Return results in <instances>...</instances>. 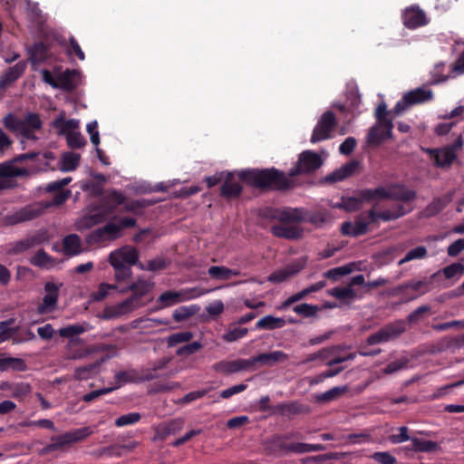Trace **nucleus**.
Listing matches in <instances>:
<instances>
[{"label": "nucleus", "mask_w": 464, "mask_h": 464, "mask_svg": "<svg viewBox=\"0 0 464 464\" xmlns=\"http://www.w3.org/2000/svg\"><path fill=\"white\" fill-rule=\"evenodd\" d=\"M117 205H90L83 216L76 221L78 230L88 229L97 224L109 220L102 227H99L87 235L85 241L88 245L112 241L121 237L124 228L136 225V218L131 217L116 218L114 216Z\"/></svg>", "instance_id": "1"}, {"label": "nucleus", "mask_w": 464, "mask_h": 464, "mask_svg": "<svg viewBox=\"0 0 464 464\" xmlns=\"http://www.w3.org/2000/svg\"><path fill=\"white\" fill-rule=\"evenodd\" d=\"M237 177L246 187L251 188L256 195L286 194L298 186L297 179L290 176V170L285 172L275 167L240 169L237 171Z\"/></svg>", "instance_id": "2"}, {"label": "nucleus", "mask_w": 464, "mask_h": 464, "mask_svg": "<svg viewBox=\"0 0 464 464\" xmlns=\"http://www.w3.org/2000/svg\"><path fill=\"white\" fill-rule=\"evenodd\" d=\"M411 208L410 205H396L393 209L377 211L375 208L356 215L353 220L342 223L340 231L343 236L358 237L366 235L369 231L379 226L380 221H390L397 219Z\"/></svg>", "instance_id": "3"}, {"label": "nucleus", "mask_w": 464, "mask_h": 464, "mask_svg": "<svg viewBox=\"0 0 464 464\" xmlns=\"http://www.w3.org/2000/svg\"><path fill=\"white\" fill-rule=\"evenodd\" d=\"M415 196L416 192L404 185L391 184L386 187L359 189L349 203H369L383 199L411 201L415 198Z\"/></svg>", "instance_id": "4"}, {"label": "nucleus", "mask_w": 464, "mask_h": 464, "mask_svg": "<svg viewBox=\"0 0 464 464\" xmlns=\"http://www.w3.org/2000/svg\"><path fill=\"white\" fill-rule=\"evenodd\" d=\"M259 215L269 220H278L281 223H302L310 222L320 226L326 222L327 217L324 213H310L303 208H274L265 207L259 210Z\"/></svg>", "instance_id": "5"}, {"label": "nucleus", "mask_w": 464, "mask_h": 464, "mask_svg": "<svg viewBox=\"0 0 464 464\" xmlns=\"http://www.w3.org/2000/svg\"><path fill=\"white\" fill-rule=\"evenodd\" d=\"M108 262L114 269L115 280L122 282L131 276V266L138 265L139 252L135 247L124 246L111 251L108 256Z\"/></svg>", "instance_id": "6"}, {"label": "nucleus", "mask_w": 464, "mask_h": 464, "mask_svg": "<svg viewBox=\"0 0 464 464\" xmlns=\"http://www.w3.org/2000/svg\"><path fill=\"white\" fill-rule=\"evenodd\" d=\"M4 126L11 132L22 136L24 140H37L34 134L43 127V121L38 113L29 112L24 119H20L13 113H8L3 118Z\"/></svg>", "instance_id": "7"}, {"label": "nucleus", "mask_w": 464, "mask_h": 464, "mask_svg": "<svg viewBox=\"0 0 464 464\" xmlns=\"http://www.w3.org/2000/svg\"><path fill=\"white\" fill-rule=\"evenodd\" d=\"M433 99V92L430 89L416 88L404 93L400 101L393 107L392 112L395 116L401 115L410 107L430 102Z\"/></svg>", "instance_id": "8"}, {"label": "nucleus", "mask_w": 464, "mask_h": 464, "mask_svg": "<svg viewBox=\"0 0 464 464\" xmlns=\"http://www.w3.org/2000/svg\"><path fill=\"white\" fill-rule=\"evenodd\" d=\"M323 165V159L314 150H304L299 154L295 165L290 169V176L296 179V177L302 174H310L315 172Z\"/></svg>", "instance_id": "9"}, {"label": "nucleus", "mask_w": 464, "mask_h": 464, "mask_svg": "<svg viewBox=\"0 0 464 464\" xmlns=\"http://www.w3.org/2000/svg\"><path fill=\"white\" fill-rule=\"evenodd\" d=\"M337 125V121L334 113L332 111H326L322 114L319 121H317L310 141L312 143H317L322 140L331 139V132Z\"/></svg>", "instance_id": "10"}, {"label": "nucleus", "mask_w": 464, "mask_h": 464, "mask_svg": "<svg viewBox=\"0 0 464 464\" xmlns=\"http://www.w3.org/2000/svg\"><path fill=\"white\" fill-rule=\"evenodd\" d=\"M28 174V169L16 167L11 161L0 163V191L17 187L16 178Z\"/></svg>", "instance_id": "11"}, {"label": "nucleus", "mask_w": 464, "mask_h": 464, "mask_svg": "<svg viewBox=\"0 0 464 464\" xmlns=\"http://www.w3.org/2000/svg\"><path fill=\"white\" fill-rule=\"evenodd\" d=\"M92 433L89 427L76 429L72 431L65 432L60 436H55L51 439L52 442L44 448L47 452L54 451L62 449L63 446L72 442H77Z\"/></svg>", "instance_id": "12"}, {"label": "nucleus", "mask_w": 464, "mask_h": 464, "mask_svg": "<svg viewBox=\"0 0 464 464\" xmlns=\"http://www.w3.org/2000/svg\"><path fill=\"white\" fill-rule=\"evenodd\" d=\"M154 285V282L139 276L136 281L128 285V289L132 292V295L125 300L134 310L142 307L144 304L141 302V298L152 290Z\"/></svg>", "instance_id": "13"}, {"label": "nucleus", "mask_w": 464, "mask_h": 464, "mask_svg": "<svg viewBox=\"0 0 464 464\" xmlns=\"http://www.w3.org/2000/svg\"><path fill=\"white\" fill-rule=\"evenodd\" d=\"M294 438L293 434H274L266 438L263 442V448L267 455L283 457L288 454L289 443L287 440Z\"/></svg>", "instance_id": "14"}, {"label": "nucleus", "mask_w": 464, "mask_h": 464, "mask_svg": "<svg viewBox=\"0 0 464 464\" xmlns=\"http://www.w3.org/2000/svg\"><path fill=\"white\" fill-rule=\"evenodd\" d=\"M402 24L411 30L427 25L430 23L426 13L417 5L406 7L401 14Z\"/></svg>", "instance_id": "15"}, {"label": "nucleus", "mask_w": 464, "mask_h": 464, "mask_svg": "<svg viewBox=\"0 0 464 464\" xmlns=\"http://www.w3.org/2000/svg\"><path fill=\"white\" fill-rule=\"evenodd\" d=\"M179 183V179L162 181L150 188L149 191L167 192L175 198H187L188 196L194 195L199 191V188L196 186L181 187L179 189H173V188Z\"/></svg>", "instance_id": "16"}, {"label": "nucleus", "mask_w": 464, "mask_h": 464, "mask_svg": "<svg viewBox=\"0 0 464 464\" xmlns=\"http://www.w3.org/2000/svg\"><path fill=\"white\" fill-rule=\"evenodd\" d=\"M237 171H227L225 174V180L220 187V195L227 200L237 199L243 192L245 184L239 180Z\"/></svg>", "instance_id": "17"}, {"label": "nucleus", "mask_w": 464, "mask_h": 464, "mask_svg": "<svg viewBox=\"0 0 464 464\" xmlns=\"http://www.w3.org/2000/svg\"><path fill=\"white\" fill-rule=\"evenodd\" d=\"M71 181L72 178L67 177L46 185L44 190L53 193V199L50 203H64L69 199L72 193L69 189H65L64 187Z\"/></svg>", "instance_id": "18"}, {"label": "nucleus", "mask_w": 464, "mask_h": 464, "mask_svg": "<svg viewBox=\"0 0 464 464\" xmlns=\"http://www.w3.org/2000/svg\"><path fill=\"white\" fill-rule=\"evenodd\" d=\"M44 213L43 208L33 209L26 206L14 214L6 215L4 219L5 226H14L22 222L33 220Z\"/></svg>", "instance_id": "19"}, {"label": "nucleus", "mask_w": 464, "mask_h": 464, "mask_svg": "<svg viewBox=\"0 0 464 464\" xmlns=\"http://www.w3.org/2000/svg\"><path fill=\"white\" fill-rule=\"evenodd\" d=\"M44 290L46 295L43 298V303L38 306L40 314L53 312L57 306L59 286L53 282H47Z\"/></svg>", "instance_id": "20"}, {"label": "nucleus", "mask_w": 464, "mask_h": 464, "mask_svg": "<svg viewBox=\"0 0 464 464\" xmlns=\"http://www.w3.org/2000/svg\"><path fill=\"white\" fill-rule=\"evenodd\" d=\"M295 223H283V225H274L271 227V233L279 238L289 240H298L303 237L302 227L294 225Z\"/></svg>", "instance_id": "21"}, {"label": "nucleus", "mask_w": 464, "mask_h": 464, "mask_svg": "<svg viewBox=\"0 0 464 464\" xmlns=\"http://www.w3.org/2000/svg\"><path fill=\"white\" fill-rule=\"evenodd\" d=\"M216 372L231 374L241 371H248L251 369L249 359H237L234 361H221L213 365Z\"/></svg>", "instance_id": "22"}, {"label": "nucleus", "mask_w": 464, "mask_h": 464, "mask_svg": "<svg viewBox=\"0 0 464 464\" xmlns=\"http://www.w3.org/2000/svg\"><path fill=\"white\" fill-rule=\"evenodd\" d=\"M26 63L18 62L14 66L8 67L0 77V90H5L15 82L24 72Z\"/></svg>", "instance_id": "23"}, {"label": "nucleus", "mask_w": 464, "mask_h": 464, "mask_svg": "<svg viewBox=\"0 0 464 464\" xmlns=\"http://www.w3.org/2000/svg\"><path fill=\"white\" fill-rule=\"evenodd\" d=\"M359 168V161L353 160L343 164L339 169L334 170L324 178L326 183H335L344 180L353 176Z\"/></svg>", "instance_id": "24"}, {"label": "nucleus", "mask_w": 464, "mask_h": 464, "mask_svg": "<svg viewBox=\"0 0 464 464\" xmlns=\"http://www.w3.org/2000/svg\"><path fill=\"white\" fill-rule=\"evenodd\" d=\"M426 152L433 159L434 165L439 168L450 167L457 159V155L451 152L446 146L440 149H427Z\"/></svg>", "instance_id": "25"}, {"label": "nucleus", "mask_w": 464, "mask_h": 464, "mask_svg": "<svg viewBox=\"0 0 464 464\" xmlns=\"http://www.w3.org/2000/svg\"><path fill=\"white\" fill-rule=\"evenodd\" d=\"M272 411L274 413L290 417L293 415L306 414L310 411V408L307 405L294 401L278 403L273 406Z\"/></svg>", "instance_id": "26"}, {"label": "nucleus", "mask_w": 464, "mask_h": 464, "mask_svg": "<svg viewBox=\"0 0 464 464\" xmlns=\"http://www.w3.org/2000/svg\"><path fill=\"white\" fill-rule=\"evenodd\" d=\"M289 356L283 351H274L271 353H263L249 359L251 362V369L256 363H260L264 366H273L279 362L288 360Z\"/></svg>", "instance_id": "27"}, {"label": "nucleus", "mask_w": 464, "mask_h": 464, "mask_svg": "<svg viewBox=\"0 0 464 464\" xmlns=\"http://www.w3.org/2000/svg\"><path fill=\"white\" fill-rule=\"evenodd\" d=\"M111 357V355L106 354L92 363L76 368L73 375L74 379L78 381L87 380L92 375L98 373L101 366Z\"/></svg>", "instance_id": "28"}, {"label": "nucleus", "mask_w": 464, "mask_h": 464, "mask_svg": "<svg viewBox=\"0 0 464 464\" xmlns=\"http://www.w3.org/2000/svg\"><path fill=\"white\" fill-rule=\"evenodd\" d=\"M52 127L57 130L58 135H65L74 132L79 127V121L74 119L66 120L64 113H61L52 122Z\"/></svg>", "instance_id": "29"}, {"label": "nucleus", "mask_w": 464, "mask_h": 464, "mask_svg": "<svg viewBox=\"0 0 464 464\" xmlns=\"http://www.w3.org/2000/svg\"><path fill=\"white\" fill-rule=\"evenodd\" d=\"M132 311H134V309L130 306V304L126 300H123L122 302L113 306L105 307L102 311L101 318L104 320L116 319L121 315L130 314Z\"/></svg>", "instance_id": "30"}, {"label": "nucleus", "mask_w": 464, "mask_h": 464, "mask_svg": "<svg viewBox=\"0 0 464 464\" xmlns=\"http://www.w3.org/2000/svg\"><path fill=\"white\" fill-rule=\"evenodd\" d=\"M188 298L190 296L185 295L182 292L166 291L159 296L157 303H160V304L155 307V310L171 306Z\"/></svg>", "instance_id": "31"}, {"label": "nucleus", "mask_w": 464, "mask_h": 464, "mask_svg": "<svg viewBox=\"0 0 464 464\" xmlns=\"http://www.w3.org/2000/svg\"><path fill=\"white\" fill-rule=\"evenodd\" d=\"M440 273L443 274L446 279L453 280V283H455L464 275V265L461 262H455L434 273L431 278H435Z\"/></svg>", "instance_id": "32"}, {"label": "nucleus", "mask_w": 464, "mask_h": 464, "mask_svg": "<svg viewBox=\"0 0 464 464\" xmlns=\"http://www.w3.org/2000/svg\"><path fill=\"white\" fill-rule=\"evenodd\" d=\"M63 252L66 256H73L82 252L81 239L77 234H70L63 239Z\"/></svg>", "instance_id": "33"}, {"label": "nucleus", "mask_w": 464, "mask_h": 464, "mask_svg": "<svg viewBox=\"0 0 464 464\" xmlns=\"http://www.w3.org/2000/svg\"><path fill=\"white\" fill-rule=\"evenodd\" d=\"M390 138L392 136L387 135V129H384L383 125L376 123L368 131L367 143L370 146H379L383 140Z\"/></svg>", "instance_id": "34"}, {"label": "nucleus", "mask_w": 464, "mask_h": 464, "mask_svg": "<svg viewBox=\"0 0 464 464\" xmlns=\"http://www.w3.org/2000/svg\"><path fill=\"white\" fill-rule=\"evenodd\" d=\"M388 114L387 105L385 102H381L375 110L374 116L377 123L383 125V128L387 129V135L392 136L393 122L392 119L388 118Z\"/></svg>", "instance_id": "35"}, {"label": "nucleus", "mask_w": 464, "mask_h": 464, "mask_svg": "<svg viewBox=\"0 0 464 464\" xmlns=\"http://www.w3.org/2000/svg\"><path fill=\"white\" fill-rule=\"evenodd\" d=\"M286 321L283 317H275L271 314L266 315L259 319L256 324V329L275 330L282 328L285 325Z\"/></svg>", "instance_id": "36"}, {"label": "nucleus", "mask_w": 464, "mask_h": 464, "mask_svg": "<svg viewBox=\"0 0 464 464\" xmlns=\"http://www.w3.org/2000/svg\"><path fill=\"white\" fill-rule=\"evenodd\" d=\"M208 276L216 280H228L231 276H237L240 272L223 266H212L208 270Z\"/></svg>", "instance_id": "37"}, {"label": "nucleus", "mask_w": 464, "mask_h": 464, "mask_svg": "<svg viewBox=\"0 0 464 464\" xmlns=\"http://www.w3.org/2000/svg\"><path fill=\"white\" fill-rule=\"evenodd\" d=\"M348 392V387L346 385L343 386H336L334 387L325 392L317 394L315 396L316 402L319 403H324V402H330L332 401H334L338 398H340L342 395H343L345 392Z\"/></svg>", "instance_id": "38"}, {"label": "nucleus", "mask_w": 464, "mask_h": 464, "mask_svg": "<svg viewBox=\"0 0 464 464\" xmlns=\"http://www.w3.org/2000/svg\"><path fill=\"white\" fill-rule=\"evenodd\" d=\"M75 75L76 72L74 70H66L60 73L57 76V89H62L67 92L72 91L76 87V83L74 82Z\"/></svg>", "instance_id": "39"}, {"label": "nucleus", "mask_w": 464, "mask_h": 464, "mask_svg": "<svg viewBox=\"0 0 464 464\" xmlns=\"http://www.w3.org/2000/svg\"><path fill=\"white\" fill-rule=\"evenodd\" d=\"M405 330V324L402 320L388 324L382 328L387 342L398 338Z\"/></svg>", "instance_id": "40"}, {"label": "nucleus", "mask_w": 464, "mask_h": 464, "mask_svg": "<svg viewBox=\"0 0 464 464\" xmlns=\"http://www.w3.org/2000/svg\"><path fill=\"white\" fill-rule=\"evenodd\" d=\"M88 330V324L83 323L76 324H70L65 327L60 328L58 331V334L60 336L63 338H69L71 339V342H73V337L79 334H82L85 333Z\"/></svg>", "instance_id": "41"}, {"label": "nucleus", "mask_w": 464, "mask_h": 464, "mask_svg": "<svg viewBox=\"0 0 464 464\" xmlns=\"http://www.w3.org/2000/svg\"><path fill=\"white\" fill-rule=\"evenodd\" d=\"M30 263L37 267L51 268L55 265V260L44 249H40L31 257Z\"/></svg>", "instance_id": "42"}, {"label": "nucleus", "mask_w": 464, "mask_h": 464, "mask_svg": "<svg viewBox=\"0 0 464 464\" xmlns=\"http://www.w3.org/2000/svg\"><path fill=\"white\" fill-rule=\"evenodd\" d=\"M411 450L416 452L430 453L435 452L440 449L437 442L431 440H423L418 438L411 439Z\"/></svg>", "instance_id": "43"}, {"label": "nucleus", "mask_w": 464, "mask_h": 464, "mask_svg": "<svg viewBox=\"0 0 464 464\" xmlns=\"http://www.w3.org/2000/svg\"><path fill=\"white\" fill-rule=\"evenodd\" d=\"M8 369H13L18 372H24L27 369V365L25 362L21 358H0V371L4 372Z\"/></svg>", "instance_id": "44"}, {"label": "nucleus", "mask_w": 464, "mask_h": 464, "mask_svg": "<svg viewBox=\"0 0 464 464\" xmlns=\"http://www.w3.org/2000/svg\"><path fill=\"white\" fill-rule=\"evenodd\" d=\"M463 345L461 335L452 338H443L436 343L437 351L440 353L448 350L455 351L456 349L463 347Z\"/></svg>", "instance_id": "45"}, {"label": "nucleus", "mask_w": 464, "mask_h": 464, "mask_svg": "<svg viewBox=\"0 0 464 464\" xmlns=\"http://www.w3.org/2000/svg\"><path fill=\"white\" fill-rule=\"evenodd\" d=\"M81 155L74 152H65L61 159L63 171H73L80 164Z\"/></svg>", "instance_id": "46"}, {"label": "nucleus", "mask_w": 464, "mask_h": 464, "mask_svg": "<svg viewBox=\"0 0 464 464\" xmlns=\"http://www.w3.org/2000/svg\"><path fill=\"white\" fill-rule=\"evenodd\" d=\"M48 47L43 42L35 43L30 49V59L33 63H40L46 60L48 55Z\"/></svg>", "instance_id": "47"}, {"label": "nucleus", "mask_w": 464, "mask_h": 464, "mask_svg": "<svg viewBox=\"0 0 464 464\" xmlns=\"http://www.w3.org/2000/svg\"><path fill=\"white\" fill-rule=\"evenodd\" d=\"M354 266V263H350L342 266L334 267L324 272L323 276L325 278L336 282L340 277L351 274L353 271Z\"/></svg>", "instance_id": "48"}, {"label": "nucleus", "mask_w": 464, "mask_h": 464, "mask_svg": "<svg viewBox=\"0 0 464 464\" xmlns=\"http://www.w3.org/2000/svg\"><path fill=\"white\" fill-rule=\"evenodd\" d=\"M140 375L136 370L121 371L115 374V381L117 385L115 389L121 387L122 383L132 382L140 383Z\"/></svg>", "instance_id": "49"}, {"label": "nucleus", "mask_w": 464, "mask_h": 464, "mask_svg": "<svg viewBox=\"0 0 464 464\" xmlns=\"http://www.w3.org/2000/svg\"><path fill=\"white\" fill-rule=\"evenodd\" d=\"M328 295L334 296L338 300L343 301L345 299L353 300L356 298L355 291L349 285L347 287H334L326 291Z\"/></svg>", "instance_id": "50"}, {"label": "nucleus", "mask_w": 464, "mask_h": 464, "mask_svg": "<svg viewBox=\"0 0 464 464\" xmlns=\"http://www.w3.org/2000/svg\"><path fill=\"white\" fill-rule=\"evenodd\" d=\"M293 311L304 318H310L316 316L317 313L321 311V308L316 304L303 303L295 305Z\"/></svg>", "instance_id": "51"}, {"label": "nucleus", "mask_w": 464, "mask_h": 464, "mask_svg": "<svg viewBox=\"0 0 464 464\" xmlns=\"http://www.w3.org/2000/svg\"><path fill=\"white\" fill-rule=\"evenodd\" d=\"M198 311L199 307L195 304L190 306H180L174 311L173 319L178 323L183 322L196 314Z\"/></svg>", "instance_id": "52"}, {"label": "nucleus", "mask_w": 464, "mask_h": 464, "mask_svg": "<svg viewBox=\"0 0 464 464\" xmlns=\"http://www.w3.org/2000/svg\"><path fill=\"white\" fill-rule=\"evenodd\" d=\"M135 444H123V445H112L110 447L103 448L101 454L108 456L121 457L126 452H130L134 450Z\"/></svg>", "instance_id": "53"}, {"label": "nucleus", "mask_w": 464, "mask_h": 464, "mask_svg": "<svg viewBox=\"0 0 464 464\" xmlns=\"http://www.w3.org/2000/svg\"><path fill=\"white\" fill-rule=\"evenodd\" d=\"M233 325L235 324H233ZM247 333V328H241L237 326L232 327L231 324L227 333L223 334L222 339L227 343H233L246 336Z\"/></svg>", "instance_id": "54"}, {"label": "nucleus", "mask_w": 464, "mask_h": 464, "mask_svg": "<svg viewBox=\"0 0 464 464\" xmlns=\"http://www.w3.org/2000/svg\"><path fill=\"white\" fill-rule=\"evenodd\" d=\"M193 336V334L189 331L178 332L167 338V344L169 347H174L179 343L189 342Z\"/></svg>", "instance_id": "55"}, {"label": "nucleus", "mask_w": 464, "mask_h": 464, "mask_svg": "<svg viewBox=\"0 0 464 464\" xmlns=\"http://www.w3.org/2000/svg\"><path fill=\"white\" fill-rule=\"evenodd\" d=\"M340 346H331L323 348L316 353H311L307 356V358L304 361V363L314 362L315 360H325L335 354V351L339 349Z\"/></svg>", "instance_id": "56"}, {"label": "nucleus", "mask_w": 464, "mask_h": 464, "mask_svg": "<svg viewBox=\"0 0 464 464\" xmlns=\"http://www.w3.org/2000/svg\"><path fill=\"white\" fill-rule=\"evenodd\" d=\"M203 345L200 342L195 341L190 343L184 344L176 350V354L180 357H188L202 349Z\"/></svg>", "instance_id": "57"}, {"label": "nucleus", "mask_w": 464, "mask_h": 464, "mask_svg": "<svg viewBox=\"0 0 464 464\" xmlns=\"http://www.w3.org/2000/svg\"><path fill=\"white\" fill-rule=\"evenodd\" d=\"M427 248L424 246H419L413 249H411L405 256L399 261V265H402L406 262L414 260V259H422L427 256Z\"/></svg>", "instance_id": "58"}, {"label": "nucleus", "mask_w": 464, "mask_h": 464, "mask_svg": "<svg viewBox=\"0 0 464 464\" xmlns=\"http://www.w3.org/2000/svg\"><path fill=\"white\" fill-rule=\"evenodd\" d=\"M67 145L72 150L83 148L87 144V140L80 132H72L66 137Z\"/></svg>", "instance_id": "59"}, {"label": "nucleus", "mask_w": 464, "mask_h": 464, "mask_svg": "<svg viewBox=\"0 0 464 464\" xmlns=\"http://www.w3.org/2000/svg\"><path fill=\"white\" fill-rule=\"evenodd\" d=\"M141 419V415L139 412H130L120 416L115 420V425L117 427H123L137 423Z\"/></svg>", "instance_id": "60"}, {"label": "nucleus", "mask_w": 464, "mask_h": 464, "mask_svg": "<svg viewBox=\"0 0 464 464\" xmlns=\"http://www.w3.org/2000/svg\"><path fill=\"white\" fill-rule=\"evenodd\" d=\"M140 375V382H150V381L156 380V379H159L161 377H169V376L173 375V372H170L169 373H160L157 371H153L152 366L150 365V368L143 370Z\"/></svg>", "instance_id": "61"}, {"label": "nucleus", "mask_w": 464, "mask_h": 464, "mask_svg": "<svg viewBox=\"0 0 464 464\" xmlns=\"http://www.w3.org/2000/svg\"><path fill=\"white\" fill-rule=\"evenodd\" d=\"M168 264L169 263L165 259L157 257L155 259L150 260L147 266H144L143 264L140 263L139 267L142 270L159 271L165 269Z\"/></svg>", "instance_id": "62"}, {"label": "nucleus", "mask_w": 464, "mask_h": 464, "mask_svg": "<svg viewBox=\"0 0 464 464\" xmlns=\"http://www.w3.org/2000/svg\"><path fill=\"white\" fill-rule=\"evenodd\" d=\"M430 309V306L428 304L419 306L407 316V322L409 324H416L420 322L423 318L424 314L429 313Z\"/></svg>", "instance_id": "63"}, {"label": "nucleus", "mask_w": 464, "mask_h": 464, "mask_svg": "<svg viewBox=\"0 0 464 464\" xmlns=\"http://www.w3.org/2000/svg\"><path fill=\"white\" fill-rule=\"evenodd\" d=\"M371 458L379 464H396V458L388 451L374 452Z\"/></svg>", "instance_id": "64"}]
</instances>
